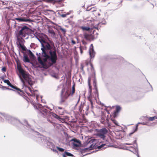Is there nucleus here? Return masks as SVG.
I'll return each instance as SVG.
<instances>
[{"instance_id": "f257e3e1", "label": "nucleus", "mask_w": 157, "mask_h": 157, "mask_svg": "<svg viewBox=\"0 0 157 157\" xmlns=\"http://www.w3.org/2000/svg\"><path fill=\"white\" fill-rule=\"evenodd\" d=\"M49 55H48L47 53L42 52V57L44 58L43 59V60L40 56L38 57V62L44 68H47L49 67L46 63L47 62L48 60L50 61L51 62L48 63L49 66H51L56 63L57 59L56 53L55 52H49Z\"/></svg>"}, {"instance_id": "f03ea898", "label": "nucleus", "mask_w": 157, "mask_h": 157, "mask_svg": "<svg viewBox=\"0 0 157 157\" xmlns=\"http://www.w3.org/2000/svg\"><path fill=\"white\" fill-rule=\"evenodd\" d=\"M42 47L41 49L42 52L47 53L46 51L49 50V53L51 52H55L56 53V48L53 42L50 40L48 41L42 39L40 41Z\"/></svg>"}, {"instance_id": "7ed1b4c3", "label": "nucleus", "mask_w": 157, "mask_h": 157, "mask_svg": "<svg viewBox=\"0 0 157 157\" xmlns=\"http://www.w3.org/2000/svg\"><path fill=\"white\" fill-rule=\"evenodd\" d=\"M18 69L19 73L21 75L22 78L20 76L21 81L22 82L23 85L25 86V80L27 82L30 86L33 85V82L30 75L27 72L24 71L21 67H18Z\"/></svg>"}, {"instance_id": "20e7f679", "label": "nucleus", "mask_w": 157, "mask_h": 157, "mask_svg": "<svg viewBox=\"0 0 157 157\" xmlns=\"http://www.w3.org/2000/svg\"><path fill=\"white\" fill-rule=\"evenodd\" d=\"M31 29L26 25L19 26L16 35L25 38L30 33Z\"/></svg>"}, {"instance_id": "39448f33", "label": "nucleus", "mask_w": 157, "mask_h": 157, "mask_svg": "<svg viewBox=\"0 0 157 157\" xmlns=\"http://www.w3.org/2000/svg\"><path fill=\"white\" fill-rule=\"evenodd\" d=\"M108 133V130L105 128H103L98 130L97 136L104 140L105 138L106 135Z\"/></svg>"}, {"instance_id": "423d86ee", "label": "nucleus", "mask_w": 157, "mask_h": 157, "mask_svg": "<svg viewBox=\"0 0 157 157\" xmlns=\"http://www.w3.org/2000/svg\"><path fill=\"white\" fill-rule=\"evenodd\" d=\"M4 82L7 84L8 85L11 87L12 88L16 90L17 93L20 95L23 96L25 94L24 92L20 89L18 88L17 86L13 85L8 80H5L4 81Z\"/></svg>"}, {"instance_id": "0eeeda50", "label": "nucleus", "mask_w": 157, "mask_h": 157, "mask_svg": "<svg viewBox=\"0 0 157 157\" xmlns=\"http://www.w3.org/2000/svg\"><path fill=\"white\" fill-rule=\"evenodd\" d=\"M75 85L74 84L72 87V90L70 92H68V90H67L65 93V94L63 95V98L65 99H67L68 97L70 96H72L75 93Z\"/></svg>"}, {"instance_id": "6e6552de", "label": "nucleus", "mask_w": 157, "mask_h": 157, "mask_svg": "<svg viewBox=\"0 0 157 157\" xmlns=\"http://www.w3.org/2000/svg\"><path fill=\"white\" fill-rule=\"evenodd\" d=\"M96 140L94 139H92L90 141H89L87 145L89 146V148L90 149H93L95 148V145L96 144L95 141Z\"/></svg>"}, {"instance_id": "1a4fd4ad", "label": "nucleus", "mask_w": 157, "mask_h": 157, "mask_svg": "<svg viewBox=\"0 0 157 157\" xmlns=\"http://www.w3.org/2000/svg\"><path fill=\"white\" fill-rule=\"evenodd\" d=\"M45 1L48 2L58 4H60V6H63L64 5L63 3V1L61 0H45Z\"/></svg>"}, {"instance_id": "9d476101", "label": "nucleus", "mask_w": 157, "mask_h": 157, "mask_svg": "<svg viewBox=\"0 0 157 157\" xmlns=\"http://www.w3.org/2000/svg\"><path fill=\"white\" fill-rule=\"evenodd\" d=\"M90 59L94 58L95 55V52L94 48V46L92 44H91L90 46V48L89 50Z\"/></svg>"}, {"instance_id": "9b49d317", "label": "nucleus", "mask_w": 157, "mask_h": 157, "mask_svg": "<svg viewBox=\"0 0 157 157\" xmlns=\"http://www.w3.org/2000/svg\"><path fill=\"white\" fill-rule=\"evenodd\" d=\"M84 106H86V108L85 109V110L88 111L89 109V106L88 105H86L85 102H81V104L79 107V111L81 113L83 110V107Z\"/></svg>"}, {"instance_id": "f8f14e48", "label": "nucleus", "mask_w": 157, "mask_h": 157, "mask_svg": "<svg viewBox=\"0 0 157 157\" xmlns=\"http://www.w3.org/2000/svg\"><path fill=\"white\" fill-rule=\"evenodd\" d=\"M87 98L88 100L90 102L91 106H92L93 101L96 100V97H94L92 93H89V95L88 96Z\"/></svg>"}, {"instance_id": "ddd939ff", "label": "nucleus", "mask_w": 157, "mask_h": 157, "mask_svg": "<svg viewBox=\"0 0 157 157\" xmlns=\"http://www.w3.org/2000/svg\"><path fill=\"white\" fill-rule=\"evenodd\" d=\"M71 141H73V145L76 147H79L81 144L80 141L76 139H72Z\"/></svg>"}, {"instance_id": "4468645a", "label": "nucleus", "mask_w": 157, "mask_h": 157, "mask_svg": "<svg viewBox=\"0 0 157 157\" xmlns=\"http://www.w3.org/2000/svg\"><path fill=\"white\" fill-rule=\"evenodd\" d=\"M57 108L59 114L63 115L64 114L65 112V110L64 108L60 106H57Z\"/></svg>"}, {"instance_id": "2eb2a0df", "label": "nucleus", "mask_w": 157, "mask_h": 157, "mask_svg": "<svg viewBox=\"0 0 157 157\" xmlns=\"http://www.w3.org/2000/svg\"><path fill=\"white\" fill-rule=\"evenodd\" d=\"M89 62L87 60H86L84 62H83L81 64L80 69L83 72H84V67L86 66H87L89 64Z\"/></svg>"}, {"instance_id": "dca6fc26", "label": "nucleus", "mask_w": 157, "mask_h": 157, "mask_svg": "<svg viewBox=\"0 0 157 157\" xmlns=\"http://www.w3.org/2000/svg\"><path fill=\"white\" fill-rule=\"evenodd\" d=\"M16 20L19 21H25V22H31L32 20L29 19H27L23 17L17 18H15Z\"/></svg>"}, {"instance_id": "f3484780", "label": "nucleus", "mask_w": 157, "mask_h": 157, "mask_svg": "<svg viewBox=\"0 0 157 157\" xmlns=\"http://www.w3.org/2000/svg\"><path fill=\"white\" fill-rule=\"evenodd\" d=\"M139 124H141L142 125H147V123L146 122H142V123H140V122L138 123L136 125V127L135 128L134 130V131L133 132L130 133V134H129L130 136L131 135L133 134L134 132H136L137 131V130L138 129V126Z\"/></svg>"}, {"instance_id": "a211bd4d", "label": "nucleus", "mask_w": 157, "mask_h": 157, "mask_svg": "<svg viewBox=\"0 0 157 157\" xmlns=\"http://www.w3.org/2000/svg\"><path fill=\"white\" fill-rule=\"evenodd\" d=\"M16 36L17 40L19 43V44H18V45H19L20 44H21V43L23 42V41H24V40L23 39L24 38L23 37H21V36H19L16 34Z\"/></svg>"}, {"instance_id": "6ab92c4d", "label": "nucleus", "mask_w": 157, "mask_h": 157, "mask_svg": "<svg viewBox=\"0 0 157 157\" xmlns=\"http://www.w3.org/2000/svg\"><path fill=\"white\" fill-rule=\"evenodd\" d=\"M121 108L119 106H117L116 107L115 111L113 113V117H116L117 115V114L120 111Z\"/></svg>"}, {"instance_id": "aec40b11", "label": "nucleus", "mask_w": 157, "mask_h": 157, "mask_svg": "<svg viewBox=\"0 0 157 157\" xmlns=\"http://www.w3.org/2000/svg\"><path fill=\"white\" fill-rule=\"evenodd\" d=\"M84 38L86 40L90 41L91 39V36L90 35L86 33H84L83 35Z\"/></svg>"}, {"instance_id": "412c9836", "label": "nucleus", "mask_w": 157, "mask_h": 157, "mask_svg": "<svg viewBox=\"0 0 157 157\" xmlns=\"http://www.w3.org/2000/svg\"><path fill=\"white\" fill-rule=\"evenodd\" d=\"M48 33L51 35V36L52 37H54L56 35V34L54 30L52 29H50L48 30Z\"/></svg>"}, {"instance_id": "4be33fe9", "label": "nucleus", "mask_w": 157, "mask_h": 157, "mask_svg": "<svg viewBox=\"0 0 157 157\" xmlns=\"http://www.w3.org/2000/svg\"><path fill=\"white\" fill-rule=\"evenodd\" d=\"M79 28L81 29L83 31H88L90 30V28L88 27H85L83 26H79Z\"/></svg>"}, {"instance_id": "5701e85b", "label": "nucleus", "mask_w": 157, "mask_h": 157, "mask_svg": "<svg viewBox=\"0 0 157 157\" xmlns=\"http://www.w3.org/2000/svg\"><path fill=\"white\" fill-rule=\"evenodd\" d=\"M23 61L25 62L29 63L30 62L29 59L26 55H24V59H23Z\"/></svg>"}, {"instance_id": "b1692460", "label": "nucleus", "mask_w": 157, "mask_h": 157, "mask_svg": "<svg viewBox=\"0 0 157 157\" xmlns=\"http://www.w3.org/2000/svg\"><path fill=\"white\" fill-rule=\"evenodd\" d=\"M155 119H157V116H154L153 117H149L148 118L147 120L148 121H152Z\"/></svg>"}, {"instance_id": "393cba45", "label": "nucleus", "mask_w": 157, "mask_h": 157, "mask_svg": "<svg viewBox=\"0 0 157 157\" xmlns=\"http://www.w3.org/2000/svg\"><path fill=\"white\" fill-rule=\"evenodd\" d=\"M105 145H106L107 146H109L108 142L106 140L105 141V144H102L101 145L98 146V148H101L102 147H103Z\"/></svg>"}, {"instance_id": "a878e982", "label": "nucleus", "mask_w": 157, "mask_h": 157, "mask_svg": "<svg viewBox=\"0 0 157 157\" xmlns=\"http://www.w3.org/2000/svg\"><path fill=\"white\" fill-rule=\"evenodd\" d=\"M64 153L67 156H71V157H75L73 155L67 151H65Z\"/></svg>"}, {"instance_id": "bb28decb", "label": "nucleus", "mask_w": 157, "mask_h": 157, "mask_svg": "<svg viewBox=\"0 0 157 157\" xmlns=\"http://www.w3.org/2000/svg\"><path fill=\"white\" fill-rule=\"evenodd\" d=\"M90 64L91 67V71L92 72H93L94 71V69L93 65L91 62H90Z\"/></svg>"}, {"instance_id": "cd10ccee", "label": "nucleus", "mask_w": 157, "mask_h": 157, "mask_svg": "<svg viewBox=\"0 0 157 157\" xmlns=\"http://www.w3.org/2000/svg\"><path fill=\"white\" fill-rule=\"evenodd\" d=\"M93 85L94 86V89L95 90V91L97 92L98 91V89L96 85V82L95 81H94L93 82Z\"/></svg>"}, {"instance_id": "c85d7f7f", "label": "nucleus", "mask_w": 157, "mask_h": 157, "mask_svg": "<svg viewBox=\"0 0 157 157\" xmlns=\"http://www.w3.org/2000/svg\"><path fill=\"white\" fill-rule=\"evenodd\" d=\"M70 11L69 12H67L66 13V14H61L60 15V16L62 17H66L67 16V15H68L69 14H70Z\"/></svg>"}, {"instance_id": "c756f323", "label": "nucleus", "mask_w": 157, "mask_h": 157, "mask_svg": "<svg viewBox=\"0 0 157 157\" xmlns=\"http://www.w3.org/2000/svg\"><path fill=\"white\" fill-rule=\"evenodd\" d=\"M52 116L54 118L58 120L59 119L60 117L58 115H57L55 113H53V114H52Z\"/></svg>"}, {"instance_id": "7c9ffc66", "label": "nucleus", "mask_w": 157, "mask_h": 157, "mask_svg": "<svg viewBox=\"0 0 157 157\" xmlns=\"http://www.w3.org/2000/svg\"><path fill=\"white\" fill-rule=\"evenodd\" d=\"M19 46L22 50L24 51L26 50V48L24 46L22 45L21 44H20Z\"/></svg>"}, {"instance_id": "2f4dec72", "label": "nucleus", "mask_w": 157, "mask_h": 157, "mask_svg": "<svg viewBox=\"0 0 157 157\" xmlns=\"http://www.w3.org/2000/svg\"><path fill=\"white\" fill-rule=\"evenodd\" d=\"M111 120L116 125L118 126H119L118 125V123L116 120L114 119H111Z\"/></svg>"}, {"instance_id": "473e14b6", "label": "nucleus", "mask_w": 157, "mask_h": 157, "mask_svg": "<svg viewBox=\"0 0 157 157\" xmlns=\"http://www.w3.org/2000/svg\"><path fill=\"white\" fill-rule=\"evenodd\" d=\"M57 148L60 151L63 152L64 151V149L63 148L57 147Z\"/></svg>"}, {"instance_id": "72a5a7b5", "label": "nucleus", "mask_w": 157, "mask_h": 157, "mask_svg": "<svg viewBox=\"0 0 157 157\" xmlns=\"http://www.w3.org/2000/svg\"><path fill=\"white\" fill-rule=\"evenodd\" d=\"M60 30L62 31L63 34H64L65 33L66 31L65 29L62 28H60Z\"/></svg>"}, {"instance_id": "f704fd0d", "label": "nucleus", "mask_w": 157, "mask_h": 157, "mask_svg": "<svg viewBox=\"0 0 157 157\" xmlns=\"http://www.w3.org/2000/svg\"><path fill=\"white\" fill-rule=\"evenodd\" d=\"M89 93H92V88L91 86V85H89Z\"/></svg>"}, {"instance_id": "c9c22d12", "label": "nucleus", "mask_w": 157, "mask_h": 157, "mask_svg": "<svg viewBox=\"0 0 157 157\" xmlns=\"http://www.w3.org/2000/svg\"><path fill=\"white\" fill-rule=\"evenodd\" d=\"M6 67H2V72H6Z\"/></svg>"}, {"instance_id": "e433bc0d", "label": "nucleus", "mask_w": 157, "mask_h": 157, "mask_svg": "<svg viewBox=\"0 0 157 157\" xmlns=\"http://www.w3.org/2000/svg\"><path fill=\"white\" fill-rule=\"evenodd\" d=\"M82 42L83 45H84V46L86 45L87 44V43L84 40H82Z\"/></svg>"}, {"instance_id": "4c0bfd02", "label": "nucleus", "mask_w": 157, "mask_h": 157, "mask_svg": "<svg viewBox=\"0 0 157 157\" xmlns=\"http://www.w3.org/2000/svg\"><path fill=\"white\" fill-rule=\"evenodd\" d=\"M62 122H63L64 121V119L63 118H62L60 117L59 119L58 120Z\"/></svg>"}, {"instance_id": "58836bf2", "label": "nucleus", "mask_w": 157, "mask_h": 157, "mask_svg": "<svg viewBox=\"0 0 157 157\" xmlns=\"http://www.w3.org/2000/svg\"><path fill=\"white\" fill-rule=\"evenodd\" d=\"M65 99L64 98H63L60 101V103H62L65 101Z\"/></svg>"}, {"instance_id": "ea45409f", "label": "nucleus", "mask_w": 157, "mask_h": 157, "mask_svg": "<svg viewBox=\"0 0 157 157\" xmlns=\"http://www.w3.org/2000/svg\"><path fill=\"white\" fill-rule=\"evenodd\" d=\"M25 87L27 88L32 93V91H33L31 89V88L29 87H28L27 86H25Z\"/></svg>"}, {"instance_id": "a19ab883", "label": "nucleus", "mask_w": 157, "mask_h": 157, "mask_svg": "<svg viewBox=\"0 0 157 157\" xmlns=\"http://www.w3.org/2000/svg\"><path fill=\"white\" fill-rule=\"evenodd\" d=\"M79 49H80V53L81 54H82L83 53L82 50H83V49L82 48V47H81V46H80L79 47Z\"/></svg>"}, {"instance_id": "79ce46f5", "label": "nucleus", "mask_w": 157, "mask_h": 157, "mask_svg": "<svg viewBox=\"0 0 157 157\" xmlns=\"http://www.w3.org/2000/svg\"><path fill=\"white\" fill-rule=\"evenodd\" d=\"M105 121V119L104 118H103L102 117L101 119V122L102 123V124H104V122Z\"/></svg>"}, {"instance_id": "37998d69", "label": "nucleus", "mask_w": 157, "mask_h": 157, "mask_svg": "<svg viewBox=\"0 0 157 157\" xmlns=\"http://www.w3.org/2000/svg\"><path fill=\"white\" fill-rule=\"evenodd\" d=\"M42 111L45 113H47L48 112V110L45 109H43L42 110Z\"/></svg>"}, {"instance_id": "c03bdc74", "label": "nucleus", "mask_w": 157, "mask_h": 157, "mask_svg": "<svg viewBox=\"0 0 157 157\" xmlns=\"http://www.w3.org/2000/svg\"><path fill=\"white\" fill-rule=\"evenodd\" d=\"M81 47H82V48L83 50H86L87 49V47L86 45H84V46H82Z\"/></svg>"}, {"instance_id": "a18cd8bd", "label": "nucleus", "mask_w": 157, "mask_h": 157, "mask_svg": "<svg viewBox=\"0 0 157 157\" xmlns=\"http://www.w3.org/2000/svg\"><path fill=\"white\" fill-rule=\"evenodd\" d=\"M88 86L91 85V84H90V78H88Z\"/></svg>"}, {"instance_id": "49530a36", "label": "nucleus", "mask_w": 157, "mask_h": 157, "mask_svg": "<svg viewBox=\"0 0 157 157\" xmlns=\"http://www.w3.org/2000/svg\"><path fill=\"white\" fill-rule=\"evenodd\" d=\"M71 43L72 44H76V42L73 40H71Z\"/></svg>"}, {"instance_id": "de8ad7c7", "label": "nucleus", "mask_w": 157, "mask_h": 157, "mask_svg": "<svg viewBox=\"0 0 157 157\" xmlns=\"http://www.w3.org/2000/svg\"><path fill=\"white\" fill-rule=\"evenodd\" d=\"M29 53L31 56H34L33 54L30 50H29Z\"/></svg>"}, {"instance_id": "09e8293b", "label": "nucleus", "mask_w": 157, "mask_h": 157, "mask_svg": "<svg viewBox=\"0 0 157 157\" xmlns=\"http://www.w3.org/2000/svg\"><path fill=\"white\" fill-rule=\"evenodd\" d=\"M80 96L79 95V96H78V101H77V103H78V102H79V101H80Z\"/></svg>"}, {"instance_id": "8fccbe9b", "label": "nucleus", "mask_w": 157, "mask_h": 157, "mask_svg": "<svg viewBox=\"0 0 157 157\" xmlns=\"http://www.w3.org/2000/svg\"><path fill=\"white\" fill-rule=\"evenodd\" d=\"M125 144H126V145H132V144L127 143H125Z\"/></svg>"}, {"instance_id": "3c124183", "label": "nucleus", "mask_w": 157, "mask_h": 157, "mask_svg": "<svg viewBox=\"0 0 157 157\" xmlns=\"http://www.w3.org/2000/svg\"><path fill=\"white\" fill-rule=\"evenodd\" d=\"M66 155L64 153L63 154V157H66Z\"/></svg>"}, {"instance_id": "603ef678", "label": "nucleus", "mask_w": 157, "mask_h": 157, "mask_svg": "<svg viewBox=\"0 0 157 157\" xmlns=\"http://www.w3.org/2000/svg\"><path fill=\"white\" fill-rule=\"evenodd\" d=\"M38 98H39V96L38 95H37L36 96V99L37 100H38Z\"/></svg>"}, {"instance_id": "864d4df0", "label": "nucleus", "mask_w": 157, "mask_h": 157, "mask_svg": "<svg viewBox=\"0 0 157 157\" xmlns=\"http://www.w3.org/2000/svg\"><path fill=\"white\" fill-rule=\"evenodd\" d=\"M37 2H37V1H35L34 3H35V4L37 5Z\"/></svg>"}, {"instance_id": "5fc2aeb1", "label": "nucleus", "mask_w": 157, "mask_h": 157, "mask_svg": "<svg viewBox=\"0 0 157 157\" xmlns=\"http://www.w3.org/2000/svg\"><path fill=\"white\" fill-rule=\"evenodd\" d=\"M34 107L35 109H37V106L36 105H34Z\"/></svg>"}, {"instance_id": "6e6d98bb", "label": "nucleus", "mask_w": 157, "mask_h": 157, "mask_svg": "<svg viewBox=\"0 0 157 157\" xmlns=\"http://www.w3.org/2000/svg\"><path fill=\"white\" fill-rule=\"evenodd\" d=\"M7 89H8V90H12V89H10V88H7Z\"/></svg>"}, {"instance_id": "4d7b16f0", "label": "nucleus", "mask_w": 157, "mask_h": 157, "mask_svg": "<svg viewBox=\"0 0 157 157\" xmlns=\"http://www.w3.org/2000/svg\"><path fill=\"white\" fill-rule=\"evenodd\" d=\"M96 93L97 94H98V92H97L96 91V93H95V94H96Z\"/></svg>"}, {"instance_id": "13d9d810", "label": "nucleus", "mask_w": 157, "mask_h": 157, "mask_svg": "<svg viewBox=\"0 0 157 157\" xmlns=\"http://www.w3.org/2000/svg\"><path fill=\"white\" fill-rule=\"evenodd\" d=\"M25 92L26 93L28 94L27 92L25 91Z\"/></svg>"}, {"instance_id": "bf43d9fd", "label": "nucleus", "mask_w": 157, "mask_h": 157, "mask_svg": "<svg viewBox=\"0 0 157 157\" xmlns=\"http://www.w3.org/2000/svg\"><path fill=\"white\" fill-rule=\"evenodd\" d=\"M87 70H88V71H89V69L88 68L87 69Z\"/></svg>"}]
</instances>
